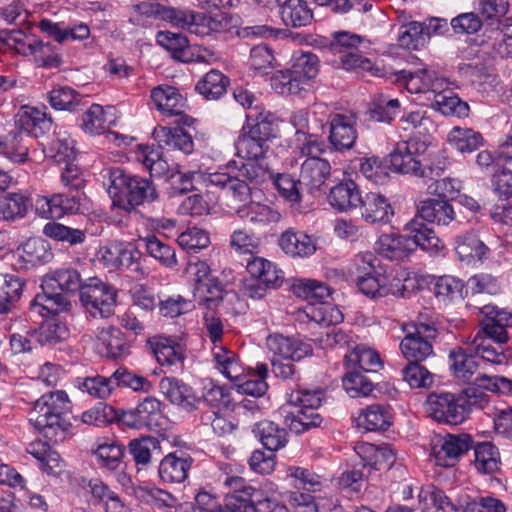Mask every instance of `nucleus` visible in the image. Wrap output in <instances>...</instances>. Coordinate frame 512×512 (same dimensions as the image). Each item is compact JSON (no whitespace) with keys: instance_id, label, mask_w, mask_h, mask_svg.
<instances>
[{"instance_id":"obj_1","label":"nucleus","mask_w":512,"mask_h":512,"mask_svg":"<svg viewBox=\"0 0 512 512\" xmlns=\"http://www.w3.org/2000/svg\"><path fill=\"white\" fill-rule=\"evenodd\" d=\"M235 147L237 155L246 162L228 172L211 173L207 181L226 190L234 200L246 201L251 198L250 184L263 183L269 176V168L264 161L268 146L264 141L244 131L238 137Z\"/></svg>"},{"instance_id":"obj_2","label":"nucleus","mask_w":512,"mask_h":512,"mask_svg":"<svg viewBox=\"0 0 512 512\" xmlns=\"http://www.w3.org/2000/svg\"><path fill=\"white\" fill-rule=\"evenodd\" d=\"M480 314V329L473 339L476 354L485 362L506 363L507 356L501 344L509 339L507 329L512 327V313L489 304L480 308Z\"/></svg>"},{"instance_id":"obj_3","label":"nucleus","mask_w":512,"mask_h":512,"mask_svg":"<svg viewBox=\"0 0 512 512\" xmlns=\"http://www.w3.org/2000/svg\"><path fill=\"white\" fill-rule=\"evenodd\" d=\"M70 409V400L65 391H51L34 402L29 412V422L47 440L53 443L62 442L71 427L67 419Z\"/></svg>"},{"instance_id":"obj_4","label":"nucleus","mask_w":512,"mask_h":512,"mask_svg":"<svg viewBox=\"0 0 512 512\" xmlns=\"http://www.w3.org/2000/svg\"><path fill=\"white\" fill-rule=\"evenodd\" d=\"M103 178L109 185V193H122L125 200H118L123 210L131 212L144 203H150L158 198L154 183L145 178L130 176L120 167L107 168L103 171Z\"/></svg>"},{"instance_id":"obj_5","label":"nucleus","mask_w":512,"mask_h":512,"mask_svg":"<svg viewBox=\"0 0 512 512\" xmlns=\"http://www.w3.org/2000/svg\"><path fill=\"white\" fill-rule=\"evenodd\" d=\"M18 130L11 131L4 142V154L14 162H24L28 155L29 138H38L50 130L52 121L36 108H26L16 121Z\"/></svg>"},{"instance_id":"obj_6","label":"nucleus","mask_w":512,"mask_h":512,"mask_svg":"<svg viewBox=\"0 0 512 512\" xmlns=\"http://www.w3.org/2000/svg\"><path fill=\"white\" fill-rule=\"evenodd\" d=\"M324 400L325 391L320 388L291 391L287 394V404L295 410L285 416L286 425L297 434L319 427L323 417L317 410Z\"/></svg>"},{"instance_id":"obj_7","label":"nucleus","mask_w":512,"mask_h":512,"mask_svg":"<svg viewBox=\"0 0 512 512\" xmlns=\"http://www.w3.org/2000/svg\"><path fill=\"white\" fill-rule=\"evenodd\" d=\"M164 404L153 396L145 397L136 407L122 410L118 422L133 429L157 430L165 421Z\"/></svg>"},{"instance_id":"obj_8","label":"nucleus","mask_w":512,"mask_h":512,"mask_svg":"<svg viewBox=\"0 0 512 512\" xmlns=\"http://www.w3.org/2000/svg\"><path fill=\"white\" fill-rule=\"evenodd\" d=\"M117 292L109 284L97 278L91 279L82 287L80 301L94 318H107L113 314Z\"/></svg>"},{"instance_id":"obj_9","label":"nucleus","mask_w":512,"mask_h":512,"mask_svg":"<svg viewBox=\"0 0 512 512\" xmlns=\"http://www.w3.org/2000/svg\"><path fill=\"white\" fill-rule=\"evenodd\" d=\"M464 403L459 393H431L425 402V409L439 423L458 425L466 420Z\"/></svg>"},{"instance_id":"obj_10","label":"nucleus","mask_w":512,"mask_h":512,"mask_svg":"<svg viewBox=\"0 0 512 512\" xmlns=\"http://www.w3.org/2000/svg\"><path fill=\"white\" fill-rule=\"evenodd\" d=\"M472 447L473 439L469 434H446L432 441V454L437 465L448 467L453 466Z\"/></svg>"},{"instance_id":"obj_11","label":"nucleus","mask_w":512,"mask_h":512,"mask_svg":"<svg viewBox=\"0 0 512 512\" xmlns=\"http://www.w3.org/2000/svg\"><path fill=\"white\" fill-rule=\"evenodd\" d=\"M329 124V143L336 151L343 152L354 147L358 133L356 130L357 117L354 113L330 114L327 120Z\"/></svg>"},{"instance_id":"obj_12","label":"nucleus","mask_w":512,"mask_h":512,"mask_svg":"<svg viewBox=\"0 0 512 512\" xmlns=\"http://www.w3.org/2000/svg\"><path fill=\"white\" fill-rule=\"evenodd\" d=\"M387 282L388 277L384 267L374 271L370 275H361L356 278V284L359 290L370 298H381L389 293L402 298L408 296L409 291L400 280H396L395 283H391L390 287H387Z\"/></svg>"},{"instance_id":"obj_13","label":"nucleus","mask_w":512,"mask_h":512,"mask_svg":"<svg viewBox=\"0 0 512 512\" xmlns=\"http://www.w3.org/2000/svg\"><path fill=\"white\" fill-rule=\"evenodd\" d=\"M327 120L328 108L325 104H315L310 110H297L290 117L299 141L301 135L320 137L324 133Z\"/></svg>"},{"instance_id":"obj_14","label":"nucleus","mask_w":512,"mask_h":512,"mask_svg":"<svg viewBox=\"0 0 512 512\" xmlns=\"http://www.w3.org/2000/svg\"><path fill=\"white\" fill-rule=\"evenodd\" d=\"M80 209V198L75 194L56 193L38 196L35 200L36 213L45 219L61 218L65 214L77 213Z\"/></svg>"},{"instance_id":"obj_15","label":"nucleus","mask_w":512,"mask_h":512,"mask_svg":"<svg viewBox=\"0 0 512 512\" xmlns=\"http://www.w3.org/2000/svg\"><path fill=\"white\" fill-rule=\"evenodd\" d=\"M159 388L165 398L183 410L192 412L200 407L202 400L193 388L175 377H164L160 380Z\"/></svg>"},{"instance_id":"obj_16","label":"nucleus","mask_w":512,"mask_h":512,"mask_svg":"<svg viewBox=\"0 0 512 512\" xmlns=\"http://www.w3.org/2000/svg\"><path fill=\"white\" fill-rule=\"evenodd\" d=\"M266 345L272 354L271 359L300 361L313 352L311 344L281 334L270 335Z\"/></svg>"},{"instance_id":"obj_17","label":"nucleus","mask_w":512,"mask_h":512,"mask_svg":"<svg viewBox=\"0 0 512 512\" xmlns=\"http://www.w3.org/2000/svg\"><path fill=\"white\" fill-rule=\"evenodd\" d=\"M423 146V143L414 138L398 142L389 155L391 168L397 173L416 176L421 162L417 155Z\"/></svg>"},{"instance_id":"obj_18","label":"nucleus","mask_w":512,"mask_h":512,"mask_svg":"<svg viewBox=\"0 0 512 512\" xmlns=\"http://www.w3.org/2000/svg\"><path fill=\"white\" fill-rule=\"evenodd\" d=\"M404 231L407 239L413 243L412 252L419 247L423 251L434 254L443 248V243L435 231L417 214L405 225Z\"/></svg>"},{"instance_id":"obj_19","label":"nucleus","mask_w":512,"mask_h":512,"mask_svg":"<svg viewBox=\"0 0 512 512\" xmlns=\"http://www.w3.org/2000/svg\"><path fill=\"white\" fill-rule=\"evenodd\" d=\"M420 218L438 226H449L457 223L453 206L443 198H429L417 205V213Z\"/></svg>"},{"instance_id":"obj_20","label":"nucleus","mask_w":512,"mask_h":512,"mask_svg":"<svg viewBox=\"0 0 512 512\" xmlns=\"http://www.w3.org/2000/svg\"><path fill=\"white\" fill-rule=\"evenodd\" d=\"M361 216L370 224H386L394 215L388 199L379 193L369 192L361 198L359 204Z\"/></svg>"},{"instance_id":"obj_21","label":"nucleus","mask_w":512,"mask_h":512,"mask_svg":"<svg viewBox=\"0 0 512 512\" xmlns=\"http://www.w3.org/2000/svg\"><path fill=\"white\" fill-rule=\"evenodd\" d=\"M450 369L458 380L463 383L474 384L477 386L478 377H484L485 374L479 372L480 363L476 357L467 354L463 348L457 347L449 353Z\"/></svg>"},{"instance_id":"obj_22","label":"nucleus","mask_w":512,"mask_h":512,"mask_svg":"<svg viewBox=\"0 0 512 512\" xmlns=\"http://www.w3.org/2000/svg\"><path fill=\"white\" fill-rule=\"evenodd\" d=\"M193 459L183 452L167 454L160 462L158 474L163 483H182L188 476Z\"/></svg>"},{"instance_id":"obj_23","label":"nucleus","mask_w":512,"mask_h":512,"mask_svg":"<svg viewBox=\"0 0 512 512\" xmlns=\"http://www.w3.org/2000/svg\"><path fill=\"white\" fill-rule=\"evenodd\" d=\"M98 349L102 356L112 360L123 359L130 354V344L125 335L114 327L99 331Z\"/></svg>"},{"instance_id":"obj_24","label":"nucleus","mask_w":512,"mask_h":512,"mask_svg":"<svg viewBox=\"0 0 512 512\" xmlns=\"http://www.w3.org/2000/svg\"><path fill=\"white\" fill-rule=\"evenodd\" d=\"M249 200L250 198L242 201L244 204L236 209V215L242 221L254 226L264 227L271 223H277L281 219V214L277 210L260 202Z\"/></svg>"},{"instance_id":"obj_25","label":"nucleus","mask_w":512,"mask_h":512,"mask_svg":"<svg viewBox=\"0 0 512 512\" xmlns=\"http://www.w3.org/2000/svg\"><path fill=\"white\" fill-rule=\"evenodd\" d=\"M83 283L80 273L71 267H62L46 275L42 288L47 290H56L58 288L61 292L66 294H73L80 292Z\"/></svg>"},{"instance_id":"obj_26","label":"nucleus","mask_w":512,"mask_h":512,"mask_svg":"<svg viewBox=\"0 0 512 512\" xmlns=\"http://www.w3.org/2000/svg\"><path fill=\"white\" fill-rule=\"evenodd\" d=\"M283 252L293 258H305L313 255L317 249L311 236L301 231L287 230L278 240Z\"/></svg>"},{"instance_id":"obj_27","label":"nucleus","mask_w":512,"mask_h":512,"mask_svg":"<svg viewBox=\"0 0 512 512\" xmlns=\"http://www.w3.org/2000/svg\"><path fill=\"white\" fill-rule=\"evenodd\" d=\"M330 163L320 157H308L301 164L300 178L310 193L320 189L330 176Z\"/></svg>"},{"instance_id":"obj_28","label":"nucleus","mask_w":512,"mask_h":512,"mask_svg":"<svg viewBox=\"0 0 512 512\" xmlns=\"http://www.w3.org/2000/svg\"><path fill=\"white\" fill-rule=\"evenodd\" d=\"M151 99L155 107L166 117L181 116L185 107V99L172 86H158L151 91Z\"/></svg>"},{"instance_id":"obj_29","label":"nucleus","mask_w":512,"mask_h":512,"mask_svg":"<svg viewBox=\"0 0 512 512\" xmlns=\"http://www.w3.org/2000/svg\"><path fill=\"white\" fill-rule=\"evenodd\" d=\"M361 198L358 185L352 180H347L331 188L328 202L338 211L345 212L359 207Z\"/></svg>"},{"instance_id":"obj_30","label":"nucleus","mask_w":512,"mask_h":512,"mask_svg":"<svg viewBox=\"0 0 512 512\" xmlns=\"http://www.w3.org/2000/svg\"><path fill=\"white\" fill-rule=\"evenodd\" d=\"M198 22L192 26L193 34L204 37L231 32L233 18L226 13H199Z\"/></svg>"},{"instance_id":"obj_31","label":"nucleus","mask_w":512,"mask_h":512,"mask_svg":"<svg viewBox=\"0 0 512 512\" xmlns=\"http://www.w3.org/2000/svg\"><path fill=\"white\" fill-rule=\"evenodd\" d=\"M224 286L218 278L195 284L193 297L202 310H217L224 299Z\"/></svg>"},{"instance_id":"obj_32","label":"nucleus","mask_w":512,"mask_h":512,"mask_svg":"<svg viewBox=\"0 0 512 512\" xmlns=\"http://www.w3.org/2000/svg\"><path fill=\"white\" fill-rule=\"evenodd\" d=\"M412 245L406 235L382 234L376 243V250L387 259L400 261L412 253Z\"/></svg>"},{"instance_id":"obj_33","label":"nucleus","mask_w":512,"mask_h":512,"mask_svg":"<svg viewBox=\"0 0 512 512\" xmlns=\"http://www.w3.org/2000/svg\"><path fill=\"white\" fill-rule=\"evenodd\" d=\"M280 16L287 27L301 28L312 23L313 12L306 0H286L280 5Z\"/></svg>"},{"instance_id":"obj_34","label":"nucleus","mask_w":512,"mask_h":512,"mask_svg":"<svg viewBox=\"0 0 512 512\" xmlns=\"http://www.w3.org/2000/svg\"><path fill=\"white\" fill-rule=\"evenodd\" d=\"M153 134L160 147L177 149L184 154H190L194 150L192 136L184 128L159 127Z\"/></svg>"},{"instance_id":"obj_35","label":"nucleus","mask_w":512,"mask_h":512,"mask_svg":"<svg viewBox=\"0 0 512 512\" xmlns=\"http://www.w3.org/2000/svg\"><path fill=\"white\" fill-rule=\"evenodd\" d=\"M455 252L461 261L470 263L474 260L483 261L486 259L489 248L474 232H466L456 237Z\"/></svg>"},{"instance_id":"obj_36","label":"nucleus","mask_w":512,"mask_h":512,"mask_svg":"<svg viewBox=\"0 0 512 512\" xmlns=\"http://www.w3.org/2000/svg\"><path fill=\"white\" fill-rule=\"evenodd\" d=\"M156 42L167 50L173 59L184 63L192 62L193 54L185 35L171 31H159L156 35Z\"/></svg>"},{"instance_id":"obj_37","label":"nucleus","mask_w":512,"mask_h":512,"mask_svg":"<svg viewBox=\"0 0 512 512\" xmlns=\"http://www.w3.org/2000/svg\"><path fill=\"white\" fill-rule=\"evenodd\" d=\"M347 367L361 372H377L382 367L379 354L365 345H357L345 355Z\"/></svg>"},{"instance_id":"obj_38","label":"nucleus","mask_w":512,"mask_h":512,"mask_svg":"<svg viewBox=\"0 0 512 512\" xmlns=\"http://www.w3.org/2000/svg\"><path fill=\"white\" fill-rule=\"evenodd\" d=\"M253 432L262 445L271 452L285 447L288 442L286 430L272 421L258 422Z\"/></svg>"},{"instance_id":"obj_39","label":"nucleus","mask_w":512,"mask_h":512,"mask_svg":"<svg viewBox=\"0 0 512 512\" xmlns=\"http://www.w3.org/2000/svg\"><path fill=\"white\" fill-rule=\"evenodd\" d=\"M37 41L35 35L22 29L0 31V43L23 56H32Z\"/></svg>"},{"instance_id":"obj_40","label":"nucleus","mask_w":512,"mask_h":512,"mask_svg":"<svg viewBox=\"0 0 512 512\" xmlns=\"http://www.w3.org/2000/svg\"><path fill=\"white\" fill-rule=\"evenodd\" d=\"M74 386L82 393L101 400L110 397L115 390L112 375L110 377L102 375L77 377L74 380Z\"/></svg>"},{"instance_id":"obj_41","label":"nucleus","mask_w":512,"mask_h":512,"mask_svg":"<svg viewBox=\"0 0 512 512\" xmlns=\"http://www.w3.org/2000/svg\"><path fill=\"white\" fill-rule=\"evenodd\" d=\"M152 352L160 365L173 366L184 361L183 347L167 338H154L149 341Z\"/></svg>"},{"instance_id":"obj_42","label":"nucleus","mask_w":512,"mask_h":512,"mask_svg":"<svg viewBox=\"0 0 512 512\" xmlns=\"http://www.w3.org/2000/svg\"><path fill=\"white\" fill-rule=\"evenodd\" d=\"M247 271L253 278H258L269 288H277L283 282L282 271L276 265L262 257H254L247 263Z\"/></svg>"},{"instance_id":"obj_43","label":"nucleus","mask_w":512,"mask_h":512,"mask_svg":"<svg viewBox=\"0 0 512 512\" xmlns=\"http://www.w3.org/2000/svg\"><path fill=\"white\" fill-rule=\"evenodd\" d=\"M268 177L272 178L273 184L280 196L288 201L292 208L300 210L304 186L301 182V178L296 179L290 174H277L274 176L270 172Z\"/></svg>"},{"instance_id":"obj_44","label":"nucleus","mask_w":512,"mask_h":512,"mask_svg":"<svg viewBox=\"0 0 512 512\" xmlns=\"http://www.w3.org/2000/svg\"><path fill=\"white\" fill-rule=\"evenodd\" d=\"M48 101L56 110L77 111L87 104L85 97L69 86L54 87L48 93Z\"/></svg>"},{"instance_id":"obj_45","label":"nucleus","mask_w":512,"mask_h":512,"mask_svg":"<svg viewBox=\"0 0 512 512\" xmlns=\"http://www.w3.org/2000/svg\"><path fill=\"white\" fill-rule=\"evenodd\" d=\"M246 118L249 127L247 132L256 138L266 143L268 139L275 135V116L271 112L256 108L250 111Z\"/></svg>"},{"instance_id":"obj_46","label":"nucleus","mask_w":512,"mask_h":512,"mask_svg":"<svg viewBox=\"0 0 512 512\" xmlns=\"http://www.w3.org/2000/svg\"><path fill=\"white\" fill-rule=\"evenodd\" d=\"M366 456L362 459L363 468L374 470H389L396 460L395 452L390 446H375L363 444L359 447Z\"/></svg>"},{"instance_id":"obj_47","label":"nucleus","mask_w":512,"mask_h":512,"mask_svg":"<svg viewBox=\"0 0 512 512\" xmlns=\"http://www.w3.org/2000/svg\"><path fill=\"white\" fill-rule=\"evenodd\" d=\"M24 280L14 274L0 273V313H8L20 299Z\"/></svg>"},{"instance_id":"obj_48","label":"nucleus","mask_w":512,"mask_h":512,"mask_svg":"<svg viewBox=\"0 0 512 512\" xmlns=\"http://www.w3.org/2000/svg\"><path fill=\"white\" fill-rule=\"evenodd\" d=\"M320 61L316 54L312 52H300L293 55V64L291 66L294 77L299 80L300 86H304L319 73Z\"/></svg>"},{"instance_id":"obj_49","label":"nucleus","mask_w":512,"mask_h":512,"mask_svg":"<svg viewBox=\"0 0 512 512\" xmlns=\"http://www.w3.org/2000/svg\"><path fill=\"white\" fill-rule=\"evenodd\" d=\"M143 245L146 253L157 260L161 265L167 268H173L177 265L175 249L154 235L141 237L138 240V246Z\"/></svg>"},{"instance_id":"obj_50","label":"nucleus","mask_w":512,"mask_h":512,"mask_svg":"<svg viewBox=\"0 0 512 512\" xmlns=\"http://www.w3.org/2000/svg\"><path fill=\"white\" fill-rule=\"evenodd\" d=\"M229 79L219 70H210L196 84V91L207 100H217L227 92Z\"/></svg>"},{"instance_id":"obj_51","label":"nucleus","mask_w":512,"mask_h":512,"mask_svg":"<svg viewBox=\"0 0 512 512\" xmlns=\"http://www.w3.org/2000/svg\"><path fill=\"white\" fill-rule=\"evenodd\" d=\"M448 141L457 151L472 153L483 145L484 139L472 128L455 126L448 134Z\"/></svg>"},{"instance_id":"obj_52","label":"nucleus","mask_w":512,"mask_h":512,"mask_svg":"<svg viewBox=\"0 0 512 512\" xmlns=\"http://www.w3.org/2000/svg\"><path fill=\"white\" fill-rule=\"evenodd\" d=\"M43 151L58 164L71 162L76 156L74 140L67 133L56 135L44 146Z\"/></svg>"},{"instance_id":"obj_53","label":"nucleus","mask_w":512,"mask_h":512,"mask_svg":"<svg viewBox=\"0 0 512 512\" xmlns=\"http://www.w3.org/2000/svg\"><path fill=\"white\" fill-rule=\"evenodd\" d=\"M213 357L216 368L231 381H239L244 374V369L235 352L222 346H215Z\"/></svg>"},{"instance_id":"obj_54","label":"nucleus","mask_w":512,"mask_h":512,"mask_svg":"<svg viewBox=\"0 0 512 512\" xmlns=\"http://www.w3.org/2000/svg\"><path fill=\"white\" fill-rule=\"evenodd\" d=\"M391 423V414L388 408L380 404L368 406L358 416V426L367 431L386 430Z\"/></svg>"},{"instance_id":"obj_55","label":"nucleus","mask_w":512,"mask_h":512,"mask_svg":"<svg viewBox=\"0 0 512 512\" xmlns=\"http://www.w3.org/2000/svg\"><path fill=\"white\" fill-rule=\"evenodd\" d=\"M475 467L484 474H492L499 470L500 454L498 448L491 442L473 444Z\"/></svg>"},{"instance_id":"obj_56","label":"nucleus","mask_w":512,"mask_h":512,"mask_svg":"<svg viewBox=\"0 0 512 512\" xmlns=\"http://www.w3.org/2000/svg\"><path fill=\"white\" fill-rule=\"evenodd\" d=\"M136 159L149 171L151 176L161 177L169 170V165L163 158L160 146L155 148L148 145H139Z\"/></svg>"},{"instance_id":"obj_57","label":"nucleus","mask_w":512,"mask_h":512,"mask_svg":"<svg viewBox=\"0 0 512 512\" xmlns=\"http://www.w3.org/2000/svg\"><path fill=\"white\" fill-rule=\"evenodd\" d=\"M400 349L408 361L422 362L433 354L431 341L410 333L402 339Z\"/></svg>"},{"instance_id":"obj_58","label":"nucleus","mask_w":512,"mask_h":512,"mask_svg":"<svg viewBox=\"0 0 512 512\" xmlns=\"http://www.w3.org/2000/svg\"><path fill=\"white\" fill-rule=\"evenodd\" d=\"M294 293L312 304L323 303L330 295L331 289L325 283L313 279H300L294 286Z\"/></svg>"},{"instance_id":"obj_59","label":"nucleus","mask_w":512,"mask_h":512,"mask_svg":"<svg viewBox=\"0 0 512 512\" xmlns=\"http://www.w3.org/2000/svg\"><path fill=\"white\" fill-rule=\"evenodd\" d=\"M28 199L20 193H8L0 197V219L14 221L27 214Z\"/></svg>"},{"instance_id":"obj_60","label":"nucleus","mask_w":512,"mask_h":512,"mask_svg":"<svg viewBox=\"0 0 512 512\" xmlns=\"http://www.w3.org/2000/svg\"><path fill=\"white\" fill-rule=\"evenodd\" d=\"M112 120H108L107 111L99 104H92L81 117V128L85 133L90 135H99L103 133L107 124H111Z\"/></svg>"},{"instance_id":"obj_61","label":"nucleus","mask_w":512,"mask_h":512,"mask_svg":"<svg viewBox=\"0 0 512 512\" xmlns=\"http://www.w3.org/2000/svg\"><path fill=\"white\" fill-rule=\"evenodd\" d=\"M202 403H205L213 410L234 409L230 391L224 387L210 381L204 386L203 394L200 397Z\"/></svg>"},{"instance_id":"obj_62","label":"nucleus","mask_w":512,"mask_h":512,"mask_svg":"<svg viewBox=\"0 0 512 512\" xmlns=\"http://www.w3.org/2000/svg\"><path fill=\"white\" fill-rule=\"evenodd\" d=\"M432 107L445 116L462 118L469 114V105L452 92L435 95Z\"/></svg>"},{"instance_id":"obj_63","label":"nucleus","mask_w":512,"mask_h":512,"mask_svg":"<svg viewBox=\"0 0 512 512\" xmlns=\"http://www.w3.org/2000/svg\"><path fill=\"white\" fill-rule=\"evenodd\" d=\"M261 244L260 237L247 228L235 229L229 239V246L238 254H255Z\"/></svg>"},{"instance_id":"obj_64","label":"nucleus","mask_w":512,"mask_h":512,"mask_svg":"<svg viewBox=\"0 0 512 512\" xmlns=\"http://www.w3.org/2000/svg\"><path fill=\"white\" fill-rule=\"evenodd\" d=\"M400 110V102L398 99L389 98L386 95H379L370 105V117L377 122H392Z\"/></svg>"}]
</instances>
